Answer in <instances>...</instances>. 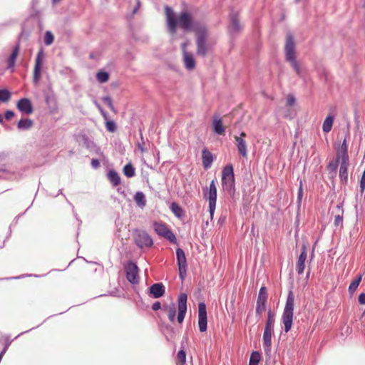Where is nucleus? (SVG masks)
<instances>
[{
  "label": "nucleus",
  "mask_w": 365,
  "mask_h": 365,
  "mask_svg": "<svg viewBox=\"0 0 365 365\" xmlns=\"http://www.w3.org/2000/svg\"><path fill=\"white\" fill-rule=\"evenodd\" d=\"M165 15L168 29L172 34L176 33L177 26L185 31L196 33L198 26H205V24L202 21H194L192 15L187 11H182L178 17H175L173 10L169 6L165 7Z\"/></svg>",
  "instance_id": "obj_1"
},
{
  "label": "nucleus",
  "mask_w": 365,
  "mask_h": 365,
  "mask_svg": "<svg viewBox=\"0 0 365 365\" xmlns=\"http://www.w3.org/2000/svg\"><path fill=\"white\" fill-rule=\"evenodd\" d=\"M284 53L285 60L290 64L298 76H302V69L296 59L295 43L291 34H288L286 36Z\"/></svg>",
  "instance_id": "obj_2"
},
{
  "label": "nucleus",
  "mask_w": 365,
  "mask_h": 365,
  "mask_svg": "<svg viewBox=\"0 0 365 365\" xmlns=\"http://www.w3.org/2000/svg\"><path fill=\"white\" fill-rule=\"evenodd\" d=\"M196 34V53L199 56L205 57L210 48L207 41L208 30L205 26H198Z\"/></svg>",
  "instance_id": "obj_3"
},
{
  "label": "nucleus",
  "mask_w": 365,
  "mask_h": 365,
  "mask_svg": "<svg viewBox=\"0 0 365 365\" xmlns=\"http://www.w3.org/2000/svg\"><path fill=\"white\" fill-rule=\"evenodd\" d=\"M294 307V296L292 291H289L287 295L285 307L283 311L282 321L284 324V331L288 332L292 325L293 312Z\"/></svg>",
  "instance_id": "obj_4"
},
{
  "label": "nucleus",
  "mask_w": 365,
  "mask_h": 365,
  "mask_svg": "<svg viewBox=\"0 0 365 365\" xmlns=\"http://www.w3.org/2000/svg\"><path fill=\"white\" fill-rule=\"evenodd\" d=\"M222 185L231 197H233L235 192V175L232 165L225 166L222 172Z\"/></svg>",
  "instance_id": "obj_5"
},
{
  "label": "nucleus",
  "mask_w": 365,
  "mask_h": 365,
  "mask_svg": "<svg viewBox=\"0 0 365 365\" xmlns=\"http://www.w3.org/2000/svg\"><path fill=\"white\" fill-rule=\"evenodd\" d=\"M134 240L136 245L140 248L150 247L153 244L151 237L145 231H137Z\"/></svg>",
  "instance_id": "obj_6"
},
{
  "label": "nucleus",
  "mask_w": 365,
  "mask_h": 365,
  "mask_svg": "<svg viewBox=\"0 0 365 365\" xmlns=\"http://www.w3.org/2000/svg\"><path fill=\"white\" fill-rule=\"evenodd\" d=\"M153 227L155 231L158 235L165 237L173 243H176L177 240L175 235L168 228L165 224L155 222L153 224Z\"/></svg>",
  "instance_id": "obj_7"
},
{
  "label": "nucleus",
  "mask_w": 365,
  "mask_h": 365,
  "mask_svg": "<svg viewBox=\"0 0 365 365\" xmlns=\"http://www.w3.org/2000/svg\"><path fill=\"white\" fill-rule=\"evenodd\" d=\"M187 296L185 293H181L178 299V322L182 323L187 312Z\"/></svg>",
  "instance_id": "obj_8"
},
{
  "label": "nucleus",
  "mask_w": 365,
  "mask_h": 365,
  "mask_svg": "<svg viewBox=\"0 0 365 365\" xmlns=\"http://www.w3.org/2000/svg\"><path fill=\"white\" fill-rule=\"evenodd\" d=\"M207 324L206 305L205 303L200 302L198 304V326L201 332H204L207 330Z\"/></svg>",
  "instance_id": "obj_9"
},
{
  "label": "nucleus",
  "mask_w": 365,
  "mask_h": 365,
  "mask_svg": "<svg viewBox=\"0 0 365 365\" xmlns=\"http://www.w3.org/2000/svg\"><path fill=\"white\" fill-rule=\"evenodd\" d=\"M125 274L127 279L132 284H137L138 282V267L133 262H129L125 267Z\"/></svg>",
  "instance_id": "obj_10"
},
{
  "label": "nucleus",
  "mask_w": 365,
  "mask_h": 365,
  "mask_svg": "<svg viewBox=\"0 0 365 365\" xmlns=\"http://www.w3.org/2000/svg\"><path fill=\"white\" fill-rule=\"evenodd\" d=\"M43 55V51L42 49H41L38 52L36 58L35 66L34 69V83L36 84L38 83L41 78V71Z\"/></svg>",
  "instance_id": "obj_11"
},
{
  "label": "nucleus",
  "mask_w": 365,
  "mask_h": 365,
  "mask_svg": "<svg viewBox=\"0 0 365 365\" xmlns=\"http://www.w3.org/2000/svg\"><path fill=\"white\" fill-rule=\"evenodd\" d=\"M307 257V246L302 245L301 253L298 257V260L296 264V271L299 274H302L304 272L305 268V261Z\"/></svg>",
  "instance_id": "obj_12"
},
{
  "label": "nucleus",
  "mask_w": 365,
  "mask_h": 365,
  "mask_svg": "<svg viewBox=\"0 0 365 365\" xmlns=\"http://www.w3.org/2000/svg\"><path fill=\"white\" fill-rule=\"evenodd\" d=\"M273 331H274L273 329L264 327L263 336H262V341H263L264 351L267 354H269V352L271 351L272 335L273 334Z\"/></svg>",
  "instance_id": "obj_13"
},
{
  "label": "nucleus",
  "mask_w": 365,
  "mask_h": 365,
  "mask_svg": "<svg viewBox=\"0 0 365 365\" xmlns=\"http://www.w3.org/2000/svg\"><path fill=\"white\" fill-rule=\"evenodd\" d=\"M340 160L339 178L344 184L348 181V166L349 164V158H339Z\"/></svg>",
  "instance_id": "obj_14"
},
{
  "label": "nucleus",
  "mask_w": 365,
  "mask_h": 365,
  "mask_svg": "<svg viewBox=\"0 0 365 365\" xmlns=\"http://www.w3.org/2000/svg\"><path fill=\"white\" fill-rule=\"evenodd\" d=\"M149 292L154 298H160L165 294V286L163 283H155L150 287Z\"/></svg>",
  "instance_id": "obj_15"
},
{
  "label": "nucleus",
  "mask_w": 365,
  "mask_h": 365,
  "mask_svg": "<svg viewBox=\"0 0 365 365\" xmlns=\"http://www.w3.org/2000/svg\"><path fill=\"white\" fill-rule=\"evenodd\" d=\"M18 109L26 114H31L33 112V107L31 102L28 98H21L17 103Z\"/></svg>",
  "instance_id": "obj_16"
},
{
  "label": "nucleus",
  "mask_w": 365,
  "mask_h": 365,
  "mask_svg": "<svg viewBox=\"0 0 365 365\" xmlns=\"http://www.w3.org/2000/svg\"><path fill=\"white\" fill-rule=\"evenodd\" d=\"M182 61L187 70L192 71L195 68V60L191 52H184L182 53Z\"/></svg>",
  "instance_id": "obj_17"
},
{
  "label": "nucleus",
  "mask_w": 365,
  "mask_h": 365,
  "mask_svg": "<svg viewBox=\"0 0 365 365\" xmlns=\"http://www.w3.org/2000/svg\"><path fill=\"white\" fill-rule=\"evenodd\" d=\"M241 30V25L240 24L237 14L232 13L230 14V23L229 26V31L231 34H237Z\"/></svg>",
  "instance_id": "obj_18"
},
{
  "label": "nucleus",
  "mask_w": 365,
  "mask_h": 365,
  "mask_svg": "<svg viewBox=\"0 0 365 365\" xmlns=\"http://www.w3.org/2000/svg\"><path fill=\"white\" fill-rule=\"evenodd\" d=\"M208 201H209V212L210 215V218L212 220L213 215L215 213V210L216 208V202H217V191L208 192Z\"/></svg>",
  "instance_id": "obj_19"
},
{
  "label": "nucleus",
  "mask_w": 365,
  "mask_h": 365,
  "mask_svg": "<svg viewBox=\"0 0 365 365\" xmlns=\"http://www.w3.org/2000/svg\"><path fill=\"white\" fill-rule=\"evenodd\" d=\"M236 145L239 153L244 158L247 156V148L246 141L242 137L235 136Z\"/></svg>",
  "instance_id": "obj_20"
},
{
  "label": "nucleus",
  "mask_w": 365,
  "mask_h": 365,
  "mask_svg": "<svg viewBox=\"0 0 365 365\" xmlns=\"http://www.w3.org/2000/svg\"><path fill=\"white\" fill-rule=\"evenodd\" d=\"M202 165L205 169H208L211 167L213 156L212 154L206 148H204L202 151Z\"/></svg>",
  "instance_id": "obj_21"
},
{
  "label": "nucleus",
  "mask_w": 365,
  "mask_h": 365,
  "mask_svg": "<svg viewBox=\"0 0 365 365\" xmlns=\"http://www.w3.org/2000/svg\"><path fill=\"white\" fill-rule=\"evenodd\" d=\"M163 309L166 312L168 319L171 322H175L176 316V305L172 302L170 304L163 305Z\"/></svg>",
  "instance_id": "obj_22"
},
{
  "label": "nucleus",
  "mask_w": 365,
  "mask_h": 365,
  "mask_svg": "<svg viewBox=\"0 0 365 365\" xmlns=\"http://www.w3.org/2000/svg\"><path fill=\"white\" fill-rule=\"evenodd\" d=\"M177 262L178 265V269L184 270V267H187V260L185 255V252L178 248L176 250Z\"/></svg>",
  "instance_id": "obj_23"
},
{
  "label": "nucleus",
  "mask_w": 365,
  "mask_h": 365,
  "mask_svg": "<svg viewBox=\"0 0 365 365\" xmlns=\"http://www.w3.org/2000/svg\"><path fill=\"white\" fill-rule=\"evenodd\" d=\"M19 45L17 44L14 48V49L12 51V53H11V56L9 58L8 66H7V68L9 69L11 68L12 71L14 70L15 62H16L17 56L19 54Z\"/></svg>",
  "instance_id": "obj_24"
},
{
  "label": "nucleus",
  "mask_w": 365,
  "mask_h": 365,
  "mask_svg": "<svg viewBox=\"0 0 365 365\" xmlns=\"http://www.w3.org/2000/svg\"><path fill=\"white\" fill-rule=\"evenodd\" d=\"M108 179L113 186H118L120 183V178L114 170H110L107 174Z\"/></svg>",
  "instance_id": "obj_25"
},
{
  "label": "nucleus",
  "mask_w": 365,
  "mask_h": 365,
  "mask_svg": "<svg viewBox=\"0 0 365 365\" xmlns=\"http://www.w3.org/2000/svg\"><path fill=\"white\" fill-rule=\"evenodd\" d=\"M337 158H349L348 145L346 143V138L344 139L342 144L340 145V147L338 149Z\"/></svg>",
  "instance_id": "obj_26"
},
{
  "label": "nucleus",
  "mask_w": 365,
  "mask_h": 365,
  "mask_svg": "<svg viewBox=\"0 0 365 365\" xmlns=\"http://www.w3.org/2000/svg\"><path fill=\"white\" fill-rule=\"evenodd\" d=\"M267 298H257L256 304V314L261 315L266 310V304Z\"/></svg>",
  "instance_id": "obj_27"
},
{
  "label": "nucleus",
  "mask_w": 365,
  "mask_h": 365,
  "mask_svg": "<svg viewBox=\"0 0 365 365\" xmlns=\"http://www.w3.org/2000/svg\"><path fill=\"white\" fill-rule=\"evenodd\" d=\"M276 314L271 309L267 312V318L265 323V328L273 329L274 327Z\"/></svg>",
  "instance_id": "obj_28"
},
{
  "label": "nucleus",
  "mask_w": 365,
  "mask_h": 365,
  "mask_svg": "<svg viewBox=\"0 0 365 365\" xmlns=\"http://www.w3.org/2000/svg\"><path fill=\"white\" fill-rule=\"evenodd\" d=\"M134 200L137 205L141 208H143L146 205L145 196L143 192H137L134 195Z\"/></svg>",
  "instance_id": "obj_29"
},
{
  "label": "nucleus",
  "mask_w": 365,
  "mask_h": 365,
  "mask_svg": "<svg viewBox=\"0 0 365 365\" xmlns=\"http://www.w3.org/2000/svg\"><path fill=\"white\" fill-rule=\"evenodd\" d=\"M213 129L218 135H223L225 133V128L222 125L221 119L215 118L213 120Z\"/></svg>",
  "instance_id": "obj_30"
},
{
  "label": "nucleus",
  "mask_w": 365,
  "mask_h": 365,
  "mask_svg": "<svg viewBox=\"0 0 365 365\" xmlns=\"http://www.w3.org/2000/svg\"><path fill=\"white\" fill-rule=\"evenodd\" d=\"M170 208L173 213L178 217L181 218L184 215V211L182 207L176 202H172Z\"/></svg>",
  "instance_id": "obj_31"
},
{
  "label": "nucleus",
  "mask_w": 365,
  "mask_h": 365,
  "mask_svg": "<svg viewBox=\"0 0 365 365\" xmlns=\"http://www.w3.org/2000/svg\"><path fill=\"white\" fill-rule=\"evenodd\" d=\"M362 279V275H358L349 284V292L352 294L355 292Z\"/></svg>",
  "instance_id": "obj_32"
},
{
  "label": "nucleus",
  "mask_w": 365,
  "mask_h": 365,
  "mask_svg": "<svg viewBox=\"0 0 365 365\" xmlns=\"http://www.w3.org/2000/svg\"><path fill=\"white\" fill-rule=\"evenodd\" d=\"M33 121L31 119H21L18 123V128L20 130H27L31 128Z\"/></svg>",
  "instance_id": "obj_33"
},
{
  "label": "nucleus",
  "mask_w": 365,
  "mask_h": 365,
  "mask_svg": "<svg viewBox=\"0 0 365 365\" xmlns=\"http://www.w3.org/2000/svg\"><path fill=\"white\" fill-rule=\"evenodd\" d=\"M334 118L331 115L325 118L322 125V129L324 133H329L331 130Z\"/></svg>",
  "instance_id": "obj_34"
},
{
  "label": "nucleus",
  "mask_w": 365,
  "mask_h": 365,
  "mask_svg": "<svg viewBox=\"0 0 365 365\" xmlns=\"http://www.w3.org/2000/svg\"><path fill=\"white\" fill-rule=\"evenodd\" d=\"M123 173L128 178H133L135 175V168L131 163H128L124 166Z\"/></svg>",
  "instance_id": "obj_35"
},
{
  "label": "nucleus",
  "mask_w": 365,
  "mask_h": 365,
  "mask_svg": "<svg viewBox=\"0 0 365 365\" xmlns=\"http://www.w3.org/2000/svg\"><path fill=\"white\" fill-rule=\"evenodd\" d=\"M96 78L99 83H106L109 80V74L106 71H101L97 73Z\"/></svg>",
  "instance_id": "obj_36"
},
{
  "label": "nucleus",
  "mask_w": 365,
  "mask_h": 365,
  "mask_svg": "<svg viewBox=\"0 0 365 365\" xmlns=\"http://www.w3.org/2000/svg\"><path fill=\"white\" fill-rule=\"evenodd\" d=\"M11 98V93L7 89L0 90V101L7 102Z\"/></svg>",
  "instance_id": "obj_37"
},
{
  "label": "nucleus",
  "mask_w": 365,
  "mask_h": 365,
  "mask_svg": "<svg viewBox=\"0 0 365 365\" xmlns=\"http://www.w3.org/2000/svg\"><path fill=\"white\" fill-rule=\"evenodd\" d=\"M260 360V354L257 351H253L250 359L249 365H258Z\"/></svg>",
  "instance_id": "obj_38"
},
{
  "label": "nucleus",
  "mask_w": 365,
  "mask_h": 365,
  "mask_svg": "<svg viewBox=\"0 0 365 365\" xmlns=\"http://www.w3.org/2000/svg\"><path fill=\"white\" fill-rule=\"evenodd\" d=\"M178 362L180 364V365H184L186 360V354L183 350H180L177 355Z\"/></svg>",
  "instance_id": "obj_39"
},
{
  "label": "nucleus",
  "mask_w": 365,
  "mask_h": 365,
  "mask_svg": "<svg viewBox=\"0 0 365 365\" xmlns=\"http://www.w3.org/2000/svg\"><path fill=\"white\" fill-rule=\"evenodd\" d=\"M106 127L107 130L111 133L115 132L117 128L115 123L113 120H107L106 123Z\"/></svg>",
  "instance_id": "obj_40"
},
{
  "label": "nucleus",
  "mask_w": 365,
  "mask_h": 365,
  "mask_svg": "<svg viewBox=\"0 0 365 365\" xmlns=\"http://www.w3.org/2000/svg\"><path fill=\"white\" fill-rule=\"evenodd\" d=\"M53 35L51 31H46L44 37V42L46 45H51L53 41Z\"/></svg>",
  "instance_id": "obj_41"
},
{
  "label": "nucleus",
  "mask_w": 365,
  "mask_h": 365,
  "mask_svg": "<svg viewBox=\"0 0 365 365\" xmlns=\"http://www.w3.org/2000/svg\"><path fill=\"white\" fill-rule=\"evenodd\" d=\"M103 102L106 103L112 110H114V106L112 102V99L109 96H105L102 98Z\"/></svg>",
  "instance_id": "obj_42"
},
{
  "label": "nucleus",
  "mask_w": 365,
  "mask_h": 365,
  "mask_svg": "<svg viewBox=\"0 0 365 365\" xmlns=\"http://www.w3.org/2000/svg\"><path fill=\"white\" fill-rule=\"evenodd\" d=\"M340 160L337 158V160L336 162H330L328 165V168L331 172H336L338 163H339Z\"/></svg>",
  "instance_id": "obj_43"
},
{
  "label": "nucleus",
  "mask_w": 365,
  "mask_h": 365,
  "mask_svg": "<svg viewBox=\"0 0 365 365\" xmlns=\"http://www.w3.org/2000/svg\"><path fill=\"white\" fill-rule=\"evenodd\" d=\"M302 196H303V188H302V182L301 181L300 182V185H299V190H298V193H297V202H298V204H300V202L302 201Z\"/></svg>",
  "instance_id": "obj_44"
},
{
  "label": "nucleus",
  "mask_w": 365,
  "mask_h": 365,
  "mask_svg": "<svg viewBox=\"0 0 365 365\" xmlns=\"http://www.w3.org/2000/svg\"><path fill=\"white\" fill-rule=\"evenodd\" d=\"M360 189H361V192H363L365 190V169H364V171L363 172L362 176L361 178Z\"/></svg>",
  "instance_id": "obj_45"
},
{
  "label": "nucleus",
  "mask_w": 365,
  "mask_h": 365,
  "mask_svg": "<svg viewBox=\"0 0 365 365\" xmlns=\"http://www.w3.org/2000/svg\"><path fill=\"white\" fill-rule=\"evenodd\" d=\"M260 297L263 298H267V293L264 287H262L259 289L257 298H260Z\"/></svg>",
  "instance_id": "obj_46"
},
{
  "label": "nucleus",
  "mask_w": 365,
  "mask_h": 365,
  "mask_svg": "<svg viewBox=\"0 0 365 365\" xmlns=\"http://www.w3.org/2000/svg\"><path fill=\"white\" fill-rule=\"evenodd\" d=\"M295 103V98L293 96H287V105L289 106H292Z\"/></svg>",
  "instance_id": "obj_47"
},
{
  "label": "nucleus",
  "mask_w": 365,
  "mask_h": 365,
  "mask_svg": "<svg viewBox=\"0 0 365 365\" xmlns=\"http://www.w3.org/2000/svg\"><path fill=\"white\" fill-rule=\"evenodd\" d=\"M14 116V113L12 110H6L4 117L6 120H10Z\"/></svg>",
  "instance_id": "obj_48"
},
{
  "label": "nucleus",
  "mask_w": 365,
  "mask_h": 365,
  "mask_svg": "<svg viewBox=\"0 0 365 365\" xmlns=\"http://www.w3.org/2000/svg\"><path fill=\"white\" fill-rule=\"evenodd\" d=\"M212 191H213V192L217 191V187L215 185V180H212L210 184L209 192H212Z\"/></svg>",
  "instance_id": "obj_49"
},
{
  "label": "nucleus",
  "mask_w": 365,
  "mask_h": 365,
  "mask_svg": "<svg viewBox=\"0 0 365 365\" xmlns=\"http://www.w3.org/2000/svg\"><path fill=\"white\" fill-rule=\"evenodd\" d=\"M91 166L96 169L100 166V162L98 159H92L91 160Z\"/></svg>",
  "instance_id": "obj_50"
},
{
  "label": "nucleus",
  "mask_w": 365,
  "mask_h": 365,
  "mask_svg": "<svg viewBox=\"0 0 365 365\" xmlns=\"http://www.w3.org/2000/svg\"><path fill=\"white\" fill-rule=\"evenodd\" d=\"M359 303L361 304H365V293H361L358 297Z\"/></svg>",
  "instance_id": "obj_51"
},
{
  "label": "nucleus",
  "mask_w": 365,
  "mask_h": 365,
  "mask_svg": "<svg viewBox=\"0 0 365 365\" xmlns=\"http://www.w3.org/2000/svg\"><path fill=\"white\" fill-rule=\"evenodd\" d=\"M188 45H189L188 41H186L183 42L182 43H181V50H182V53H184V52H188L187 51V47L188 46Z\"/></svg>",
  "instance_id": "obj_52"
},
{
  "label": "nucleus",
  "mask_w": 365,
  "mask_h": 365,
  "mask_svg": "<svg viewBox=\"0 0 365 365\" xmlns=\"http://www.w3.org/2000/svg\"><path fill=\"white\" fill-rule=\"evenodd\" d=\"M342 220H343V217L342 216L338 215L335 217V220H334V225H339L340 223L342 222Z\"/></svg>",
  "instance_id": "obj_53"
},
{
  "label": "nucleus",
  "mask_w": 365,
  "mask_h": 365,
  "mask_svg": "<svg viewBox=\"0 0 365 365\" xmlns=\"http://www.w3.org/2000/svg\"><path fill=\"white\" fill-rule=\"evenodd\" d=\"M186 268L187 267H184V270L182 269H179V276H180V278L183 280L185 277V275H186Z\"/></svg>",
  "instance_id": "obj_54"
},
{
  "label": "nucleus",
  "mask_w": 365,
  "mask_h": 365,
  "mask_svg": "<svg viewBox=\"0 0 365 365\" xmlns=\"http://www.w3.org/2000/svg\"><path fill=\"white\" fill-rule=\"evenodd\" d=\"M161 308V304L160 302H155L153 306H152V309L154 310V311H157L158 309H160Z\"/></svg>",
  "instance_id": "obj_55"
},
{
  "label": "nucleus",
  "mask_w": 365,
  "mask_h": 365,
  "mask_svg": "<svg viewBox=\"0 0 365 365\" xmlns=\"http://www.w3.org/2000/svg\"><path fill=\"white\" fill-rule=\"evenodd\" d=\"M96 105H97L98 108H99L101 113L103 115V118L107 120V119H108L107 113L106 111H104L98 104L96 103Z\"/></svg>",
  "instance_id": "obj_56"
},
{
  "label": "nucleus",
  "mask_w": 365,
  "mask_h": 365,
  "mask_svg": "<svg viewBox=\"0 0 365 365\" xmlns=\"http://www.w3.org/2000/svg\"><path fill=\"white\" fill-rule=\"evenodd\" d=\"M138 147L140 150L141 152H144L145 151V149H144L143 146L141 144L139 143L138 145Z\"/></svg>",
  "instance_id": "obj_57"
},
{
  "label": "nucleus",
  "mask_w": 365,
  "mask_h": 365,
  "mask_svg": "<svg viewBox=\"0 0 365 365\" xmlns=\"http://www.w3.org/2000/svg\"><path fill=\"white\" fill-rule=\"evenodd\" d=\"M246 136V133L245 132H242L239 137H242L243 139Z\"/></svg>",
  "instance_id": "obj_58"
},
{
  "label": "nucleus",
  "mask_w": 365,
  "mask_h": 365,
  "mask_svg": "<svg viewBox=\"0 0 365 365\" xmlns=\"http://www.w3.org/2000/svg\"><path fill=\"white\" fill-rule=\"evenodd\" d=\"M138 9H139V8H138L137 6H135V7L134 8L133 11V14H135V13L137 12V11H138Z\"/></svg>",
  "instance_id": "obj_59"
},
{
  "label": "nucleus",
  "mask_w": 365,
  "mask_h": 365,
  "mask_svg": "<svg viewBox=\"0 0 365 365\" xmlns=\"http://www.w3.org/2000/svg\"><path fill=\"white\" fill-rule=\"evenodd\" d=\"M4 123V118L3 116L0 114V123Z\"/></svg>",
  "instance_id": "obj_60"
},
{
  "label": "nucleus",
  "mask_w": 365,
  "mask_h": 365,
  "mask_svg": "<svg viewBox=\"0 0 365 365\" xmlns=\"http://www.w3.org/2000/svg\"><path fill=\"white\" fill-rule=\"evenodd\" d=\"M60 1H61V0H52V3H53V4H56L58 3Z\"/></svg>",
  "instance_id": "obj_61"
},
{
  "label": "nucleus",
  "mask_w": 365,
  "mask_h": 365,
  "mask_svg": "<svg viewBox=\"0 0 365 365\" xmlns=\"http://www.w3.org/2000/svg\"><path fill=\"white\" fill-rule=\"evenodd\" d=\"M140 1H139V0H138V1H137V6H137L138 8H139V7H140Z\"/></svg>",
  "instance_id": "obj_62"
}]
</instances>
